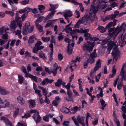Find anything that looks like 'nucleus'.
I'll return each instance as SVG.
<instances>
[{"mask_svg": "<svg viewBox=\"0 0 126 126\" xmlns=\"http://www.w3.org/2000/svg\"><path fill=\"white\" fill-rule=\"evenodd\" d=\"M84 117L79 115L77 117V120L79 122L78 123H79L83 126H85V124L84 120Z\"/></svg>", "mask_w": 126, "mask_h": 126, "instance_id": "13", "label": "nucleus"}, {"mask_svg": "<svg viewBox=\"0 0 126 126\" xmlns=\"http://www.w3.org/2000/svg\"><path fill=\"white\" fill-rule=\"evenodd\" d=\"M65 87L67 89V91L70 90H69L70 87V82L68 83L67 85L66 86H65Z\"/></svg>", "mask_w": 126, "mask_h": 126, "instance_id": "60", "label": "nucleus"}, {"mask_svg": "<svg viewBox=\"0 0 126 126\" xmlns=\"http://www.w3.org/2000/svg\"><path fill=\"white\" fill-rule=\"evenodd\" d=\"M42 20V18L41 17H39L34 22L35 23V24H36V23H38L40 22Z\"/></svg>", "mask_w": 126, "mask_h": 126, "instance_id": "55", "label": "nucleus"}, {"mask_svg": "<svg viewBox=\"0 0 126 126\" xmlns=\"http://www.w3.org/2000/svg\"><path fill=\"white\" fill-rule=\"evenodd\" d=\"M79 4L80 10L81 11V12H83L84 11V8L83 6L82 3H79Z\"/></svg>", "mask_w": 126, "mask_h": 126, "instance_id": "58", "label": "nucleus"}, {"mask_svg": "<svg viewBox=\"0 0 126 126\" xmlns=\"http://www.w3.org/2000/svg\"><path fill=\"white\" fill-rule=\"evenodd\" d=\"M5 13L6 14H9L12 16H13L15 15L14 12L12 11H6Z\"/></svg>", "mask_w": 126, "mask_h": 126, "instance_id": "44", "label": "nucleus"}, {"mask_svg": "<svg viewBox=\"0 0 126 126\" xmlns=\"http://www.w3.org/2000/svg\"><path fill=\"white\" fill-rule=\"evenodd\" d=\"M101 62L102 60L99 59L97 61L95 64V66L94 68L95 70H97L99 68L101 67Z\"/></svg>", "mask_w": 126, "mask_h": 126, "instance_id": "17", "label": "nucleus"}, {"mask_svg": "<svg viewBox=\"0 0 126 126\" xmlns=\"http://www.w3.org/2000/svg\"><path fill=\"white\" fill-rule=\"evenodd\" d=\"M98 121V119L97 117H96L94 119V120L93 122L92 123L94 125H96Z\"/></svg>", "mask_w": 126, "mask_h": 126, "instance_id": "53", "label": "nucleus"}, {"mask_svg": "<svg viewBox=\"0 0 126 126\" xmlns=\"http://www.w3.org/2000/svg\"><path fill=\"white\" fill-rule=\"evenodd\" d=\"M95 60L94 58L89 57V59L87 60L86 61L90 63L91 64L94 63L95 62Z\"/></svg>", "mask_w": 126, "mask_h": 126, "instance_id": "37", "label": "nucleus"}, {"mask_svg": "<svg viewBox=\"0 0 126 126\" xmlns=\"http://www.w3.org/2000/svg\"><path fill=\"white\" fill-rule=\"evenodd\" d=\"M70 112L72 113H75L78 110V108L77 106H75L73 108L69 107Z\"/></svg>", "mask_w": 126, "mask_h": 126, "instance_id": "24", "label": "nucleus"}, {"mask_svg": "<svg viewBox=\"0 0 126 126\" xmlns=\"http://www.w3.org/2000/svg\"><path fill=\"white\" fill-rule=\"evenodd\" d=\"M95 43L94 42H89L88 44H85L83 46V49L84 50H87L89 52H91L94 47Z\"/></svg>", "mask_w": 126, "mask_h": 126, "instance_id": "5", "label": "nucleus"}, {"mask_svg": "<svg viewBox=\"0 0 126 126\" xmlns=\"http://www.w3.org/2000/svg\"><path fill=\"white\" fill-rule=\"evenodd\" d=\"M101 75V74L100 73L98 74L97 76H95L96 81H99V80L100 77Z\"/></svg>", "mask_w": 126, "mask_h": 126, "instance_id": "61", "label": "nucleus"}, {"mask_svg": "<svg viewBox=\"0 0 126 126\" xmlns=\"http://www.w3.org/2000/svg\"><path fill=\"white\" fill-rule=\"evenodd\" d=\"M110 37H108L103 41L102 43V45H104L107 44L108 42H109L108 44V48H107L108 50L110 51L109 53H110V51L111 50L113 46L116 45V40L110 42Z\"/></svg>", "mask_w": 126, "mask_h": 126, "instance_id": "3", "label": "nucleus"}, {"mask_svg": "<svg viewBox=\"0 0 126 126\" xmlns=\"http://www.w3.org/2000/svg\"><path fill=\"white\" fill-rule=\"evenodd\" d=\"M0 108H5L6 106H5V100L4 101H2L0 104Z\"/></svg>", "mask_w": 126, "mask_h": 126, "instance_id": "54", "label": "nucleus"}, {"mask_svg": "<svg viewBox=\"0 0 126 126\" xmlns=\"http://www.w3.org/2000/svg\"><path fill=\"white\" fill-rule=\"evenodd\" d=\"M19 110V109L17 108L14 111L13 114V116L15 118L16 116L18 114Z\"/></svg>", "mask_w": 126, "mask_h": 126, "instance_id": "41", "label": "nucleus"}, {"mask_svg": "<svg viewBox=\"0 0 126 126\" xmlns=\"http://www.w3.org/2000/svg\"><path fill=\"white\" fill-rule=\"evenodd\" d=\"M59 103V101H57L56 100H55L53 102L52 104L56 106H57Z\"/></svg>", "mask_w": 126, "mask_h": 126, "instance_id": "64", "label": "nucleus"}, {"mask_svg": "<svg viewBox=\"0 0 126 126\" xmlns=\"http://www.w3.org/2000/svg\"><path fill=\"white\" fill-rule=\"evenodd\" d=\"M35 26L36 28L39 30L40 32H41L43 31V27L40 25L39 23H36L35 24Z\"/></svg>", "mask_w": 126, "mask_h": 126, "instance_id": "31", "label": "nucleus"}, {"mask_svg": "<svg viewBox=\"0 0 126 126\" xmlns=\"http://www.w3.org/2000/svg\"><path fill=\"white\" fill-rule=\"evenodd\" d=\"M114 120L117 126H121L120 121L118 119L115 117L114 119Z\"/></svg>", "mask_w": 126, "mask_h": 126, "instance_id": "42", "label": "nucleus"}, {"mask_svg": "<svg viewBox=\"0 0 126 126\" xmlns=\"http://www.w3.org/2000/svg\"><path fill=\"white\" fill-rule=\"evenodd\" d=\"M49 47L50 48V57L51 58H52L53 54V45L52 43L50 44L49 45Z\"/></svg>", "mask_w": 126, "mask_h": 126, "instance_id": "30", "label": "nucleus"}, {"mask_svg": "<svg viewBox=\"0 0 126 126\" xmlns=\"http://www.w3.org/2000/svg\"><path fill=\"white\" fill-rule=\"evenodd\" d=\"M97 70H95L94 68V70H92L91 72L90 73V77L92 79H94V77H95V72Z\"/></svg>", "mask_w": 126, "mask_h": 126, "instance_id": "26", "label": "nucleus"}, {"mask_svg": "<svg viewBox=\"0 0 126 126\" xmlns=\"http://www.w3.org/2000/svg\"><path fill=\"white\" fill-rule=\"evenodd\" d=\"M31 10L32 9L29 7H27L24 8L23 9H22L19 11L18 12L20 14H22L28 10L27 12V13H28L29 12L31 11Z\"/></svg>", "mask_w": 126, "mask_h": 126, "instance_id": "22", "label": "nucleus"}, {"mask_svg": "<svg viewBox=\"0 0 126 126\" xmlns=\"http://www.w3.org/2000/svg\"><path fill=\"white\" fill-rule=\"evenodd\" d=\"M61 110L62 112L65 113H68L70 112L69 109H68L67 108L65 107H63Z\"/></svg>", "mask_w": 126, "mask_h": 126, "instance_id": "28", "label": "nucleus"}, {"mask_svg": "<svg viewBox=\"0 0 126 126\" xmlns=\"http://www.w3.org/2000/svg\"><path fill=\"white\" fill-rule=\"evenodd\" d=\"M85 17H84L82 19L80 18L79 19L78 21L80 23V24L81 23H83V22L85 21Z\"/></svg>", "mask_w": 126, "mask_h": 126, "instance_id": "49", "label": "nucleus"}, {"mask_svg": "<svg viewBox=\"0 0 126 126\" xmlns=\"http://www.w3.org/2000/svg\"><path fill=\"white\" fill-rule=\"evenodd\" d=\"M49 5H50V6L52 7V9H53V10L54 11L57 8L58 6V5H53L50 4Z\"/></svg>", "mask_w": 126, "mask_h": 126, "instance_id": "51", "label": "nucleus"}, {"mask_svg": "<svg viewBox=\"0 0 126 126\" xmlns=\"http://www.w3.org/2000/svg\"><path fill=\"white\" fill-rule=\"evenodd\" d=\"M116 70L115 68V66L114 65L112 67V74H110V78H113L114 77L115 74L116 72Z\"/></svg>", "mask_w": 126, "mask_h": 126, "instance_id": "27", "label": "nucleus"}, {"mask_svg": "<svg viewBox=\"0 0 126 126\" xmlns=\"http://www.w3.org/2000/svg\"><path fill=\"white\" fill-rule=\"evenodd\" d=\"M38 9L40 10L41 13L43 12L42 10H44L45 9V7L43 5H38Z\"/></svg>", "mask_w": 126, "mask_h": 126, "instance_id": "36", "label": "nucleus"}, {"mask_svg": "<svg viewBox=\"0 0 126 126\" xmlns=\"http://www.w3.org/2000/svg\"><path fill=\"white\" fill-rule=\"evenodd\" d=\"M9 92L6 89L1 88L0 87V93L2 95H6L9 93Z\"/></svg>", "mask_w": 126, "mask_h": 126, "instance_id": "23", "label": "nucleus"}, {"mask_svg": "<svg viewBox=\"0 0 126 126\" xmlns=\"http://www.w3.org/2000/svg\"><path fill=\"white\" fill-rule=\"evenodd\" d=\"M39 56L40 57L43 58L45 60H46V58L45 56V54L43 53L42 51H41L39 52Z\"/></svg>", "mask_w": 126, "mask_h": 126, "instance_id": "38", "label": "nucleus"}, {"mask_svg": "<svg viewBox=\"0 0 126 126\" xmlns=\"http://www.w3.org/2000/svg\"><path fill=\"white\" fill-rule=\"evenodd\" d=\"M64 41L68 43L67 47V51L68 54L70 55L72 52V48L70 46V43L71 41L69 38H66L65 39Z\"/></svg>", "mask_w": 126, "mask_h": 126, "instance_id": "8", "label": "nucleus"}, {"mask_svg": "<svg viewBox=\"0 0 126 126\" xmlns=\"http://www.w3.org/2000/svg\"><path fill=\"white\" fill-rule=\"evenodd\" d=\"M76 32H79V33H82V29H81L80 30L79 29H76L73 30L72 32H71V35H72V34H74Z\"/></svg>", "mask_w": 126, "mask_h": 126, "instance_id": "32", "label": "nucleus"}, {"mask_svg": "<svg viewBox=\"0 0 126 126\" xmlns=\"http://www.w3.org/2000/svg\"><path fill=\"white\" fill-rule=\"evenodd\" d=\"M15 19L16 22L14 20L13 21L11 22L10 26V28L13 30H15L16 27H17V25L20 29H21V27L22 25V22L21 21V18L20 17H19L18 16V14L16 13V14Z\"/></svg>", "mask_w": 126, "mask_h": 126, "instance_id": "1", "label": "nucleus"}, {"mask_svg": "<svg viewBox=\"0 0 126 126\" xmlns=\"http://www.w3.org/2000/svg\"><path fill=\"white\" fill-rule=\"evenodd\" d=\"M62 82V79H59L56 82L55 84V86L57 87H59L61 86V84Z\"/></svg>", "mask_w": 126, "mask_h": 126, "instance_id": "29", "label": "nucleus"}, {"mask_svg": "<svg viewBox=\"0 0 126 126\" xmlns=\"http://www.w3.org/2000/svg\"><path fill=\"white\" fill-rule=\"evenodd\" d=\"M97 17L96 16L95 14L91 12L89 14V17L88 19H91V22L93 21L94 20L96 19Z\"/></svg>", "mask_w": 126, "mask_h": 126, "instance_id": "18", "label": "nucleus"}, {"mask_svg": "<svg viewBox=\"0 0 126 126\" xmlns=\"http://www.w3.org/2000/svg\"><path fill=\"white\" fill-rule=\"evenodd\" d=\"M100 102L102 106H106V104L105 103V101L103 99H101L100 100Z\"/></svg>", "mask_w": 126, "mask_h": 126, "instance_id": "57", "label": "nucleus"}, {"mask_svg": "<svg viewBox=\"0 0 126 126\" xmlns=\"http://www.w3.org/2000/svg\"><path fill=\"white\" fill-rule=\"evenodd\" d=\"M97 29L102 33L106 31V29L103 26H99Z\"/></svg>", "mask_w": 126, "mask_h": 126, "instance_id": "35", "label": "nucleus"}, {"mask_svg": "<svg viewBox=\"0 0 126 126\" xmlns=\"http://www.w3.org/2000/svg\"><path fill=\"white\" fill-rule=\"evenodd\" d=\"M118 27H117L116 28L115 30L114 31H113V32H110L109 33V36L108 37H110L111 39V37L115 35V37L113 38V40H114L115 39V37L121 31L120 30H119L117 32V30H118Z\"/></svg>", "mask_w": 126, "mask_h": 126, "instance_id": "9", "label": "nucleus"}, {"mask_svg": "<svg viewBox=\"0 0 126 126\" xmlns=\"http://www.w3.org/2000/svg\"><path fill=\"white\" fill-rule=\"evenodd\" d=\"M99 6L97 5L95 6L94 5L91 6L90 10L92 11V12L95 14L96 12L98 10Z\"/></svg>", "mask_w": 126, "mask_h": 126, "instance_id": "20", "label": "nucleus"}, {"mask_svg": "<svg viewBox=\"0 0 126 126\" xmlns=\"http://www.w3.org/2000/svg\"><path fill=\"white\" fill-rule=\"evenodd\" d=\"M35 70L37 71H43V68L41 66H38L36 68Z\"/></svg>", "mask_w": 126, "mask_h": 126, "instance_id": "50", "label": "nucleus"}, {"mask_svg": "<svg viewBox=\"0 0 126 126\" xmlns=\"http://www.w3.org/2000/svg\"><path fill=\"white\" fill-rule=\"evenodd\" d=\"M18 82L20 84H22L24 79V77L22 76L19 75H18Z\"/></svg>", "mask_w": 126, "mask_h": 126, "instance_id": "34", "label": "nucleus"}, {"mask_svg": "<svg viewBox=\"0 0 126 126\" xmlns=\"http://www.w3.org/2000/svg\"><path fill=\"white\" fill-rule=\"evenodd\" d=\"M28 102L29 104V107L30 108H32L35 107L36 104L34 100L32 99H30Z\"/></svg>", "mask_w": 126, "mask_h": 126, "instance_id": "19", "label": "nucleus"}, {"mask_svg": "<svg viewBox=\"0 0 126 126\" xmlns=\"http://www.w3.org/2000/svg\"><path fill=\"white\" fill-rule=\"evenodd\" d=\"M42 44V42L40 41H37L35 45V47L33 49V52L34 53H36L38 52V51L43 49L44 47L40 46Z\"/></svg>", "mask_w": 126, "mask_h": 126, "instance_id": "6", "label": "nucleus"}, {"mask_svg": "<svg viewBox=\"0 0 126 126\" xmlns=\"http://www.w3.org/2000/svg\"><path fill=\"white\" fill-rule=\"evenodd\" d=\"M72 118L75 124L77 126H79V124L77 120V119L75 116L72 117Z\"/></svg>", "mask_w": 126, "mask_h": 126, "instance_id": "39", "label": "nucleus"}, {"mask_svg": "<svg viewBox=\"0 0 126 126\" xmlns=\"http://www.w3.org/2000/svg\"><path fill=\"white\" fill-rule=\"evenodd\" d=\"M0 119L1 120L4 121V123L6 125H8L10 126H13L12 124L7 118L4 116H1L0 117Z\"/></svg>", "mask_w": 126, "mask_h": 126, "instance_id": "11", "label": "nucleus"}, {"mask_svg": "<svg viewBox=\"0 0 126 126\" xmlns=\"http://www.w3.org/2000/svg\"><path fill=\"white\" fill-rule=\"evenodd\" d=\"M42 90L44 95L45 96H47V94L48 92L47 91L46 89V88H44Z\"/></svg>", "mask_w": 126, "mask_h": 126, "instance_id": "62", "label": "nucleus"}, {"mask_svg": "<svg viewBox=\"0 0 126 126\" xmlns=\"http://www.w3.org/2000/svg\"><path fill=\"white\" fill-rule=\"evenodd\" d=\"M25 77H29L31 79H33L36 82H37V78L36 77L33 76L29 73H28L27 72L25 73Z\"/></svg>", "mask_w": 126, "mask_h": 126, "instance_id": "12", "label": "nucleus"}, {"mask_svg": "<svg viewBox=\"0 0 126 126\" xmlns=\"http://www.w3.org/2000/svg\"><path fill=\"white\" fill-rule=\"evenodd\" d=\"M31 116V115L30 114V113H25L24 114V115L23 116H22V118H27L29 117H30Z\"/></svg>", "mask_w": 126, "mask_h": 126, "instance_id": "47", "label": "nucleus"}, {"mask_svg": "<svg viewBox=\"0 0 126 126\" xmlns=\"http://www.w3.org/2000/svg\"><path fill=\"white\" fill-rule=\"evenodd\" d=\"M42 39L44 42H47L50 40V38L45 37H42Z\"/></svg>", "mask_w": 126, "mask_h": 126, "instance_id": "43", "label": "nucleus"}, {"mask_svg": "<svg viewBox=\"0 0 126 126\" xmlns=\"http://www.w3.org/2000/svg\"><path fill=\"white\" fill-rule=\"evenodd\" d=\"M72 92L71 90H68L67 94L68 95L69 98L71 99L72 96Z\"/></svg>", "mask_w": 126, "mask_h": 126, "instance_id": "45", "label": "nucleus"}, {"mask_svg": "<svg viewBox=\"0 0 126 126\" xmlns=\"http://www.w3.org/2000/svg\"><path fill=\"white\" fill-rule=\"evenodd\" d=\"M124 68H126V63L123 64L120 73V75L121 76L122 79L117 84V87L118 90L120 89L121 88L122 85H123V79H124L125 81H126V72L123 71Z\"/></svg>", "mask_w": 126, "mask_h": 126, "instance_id": "2", "label": "nucleus"}, {"mask_svg": "<svg viewBox=\"0 0 126 126\" xmlns=\"http://www.w3.org/2000/svg\"><path fill=\"white\" fill-rule=\"evenodd\" d=\"M34 28V27L33 26H31L30 27H28L26 29L27 30H28V32L30 33L32 32L33 31Z\"/></svg>", "mask_w": 126, "mask_h": 126, "instance_id": "46", "label": "nucleus"}, {"mask_svg": "<svg viewBox=\"0 0 126 126\" xmlns=\"http://www.w3.org/2000/svg\"><path fill=\"white\" fill-rule=\"evenodd\" d=\"M121 109L124 112L123 113H125V112L126 111V106H122Z\"/></svg>", "mask_w": 126, "mask_h": 126, "instance_id": "63", "label": "nucleus"}, {"mask_svg": "<svg viewBox=\"0 0 126 126\" xmlns=\"http://www.w3.org/2000/svg\"><path fill=\"white\" fill-rule=\"evenodd\" d=\"M64 14L67 15L68 17H70L73 15L72 12L70 10L66 11Z\"/></svg>", "mask_w": 126, "mask_h": 126, "instance_id": "40", "label": "nucleus"}, {"mask_svg": "<svg viewBox=\"0 0 126 126\" xmlns=\"http://www.w3.org/2000/svg\"><path fill=\"white\" fill-rule=\"evenodd\" d=\"M59 68L57 64L55 63L54 65H53L52 68V73L54 74V76H55L57 74V69Z\"/></svg>", "mask_w": 126, "mask_h": 126, "instance_id": "15", "label": "nucleus"}, {"mask_svg": "<svg viewBox=\"0 0 126 126\" xmlns=\"http://www.w3.org/2000/svg\"><path fill=\"white\" fill-rule=\"evenodd\" d=\"M29 0H24L20 2L22 4L24 5L29 3Z\"/></svg>", "mask_w": 126, "mask_h": 126, "instance_id": "48", "label": "nucleus"}, {"mask_svg": "<svg viewBox=\"0 0 126 126\" xmlns=\"http://www.w3.org/2000/svg\"><path fill=\"white\" fill-rule=\"evenodd\" d=\"M123 33L120 34L118 41V44L121 47H123L126 44V33L123 35Z\"/></svg>", "mask_w": 126, "mask_h": 126, "instance_id": "4", "label": "nucleus"}, {"mask_svg": "<svg viewBox=\"0 0 126 126\" xmlns=\"http://www.w3.org/2000/svg\"><path fill=\"white\" fill-rule=\"evenodd\" d=\"M84 36L85 37H86L85 38L86 40L88 38H89V39H90V38L91 37H90L91 34L88 32L85 34H84Z\"/></svg>", "mask_w": 126, "mask_h": 126, "instance_id": "52", "label": "nucleus"}, {"mask_svg": "<svg viewBox=\"0 0 126 126\" xmlns=\"http://www.w3.org/2000/svg\"><path fill=\"white\" fill-rule=\"evenodd\" d=\"M117 20L115 19H114L113 21V22H110L106 26V29H107L108 28H110L112 26L114 27L115 25L116 24V22L117 21Z\"/></svg>", "mask_w": 126, "mask_h": 126, "instance_id": "16", "label": "nucleus"}, {"mask_svg": "<svg viewBox=\"0 0 126 126\" xmlns=\"http://www.w3.org/2000/svg\"><path fill=\"white\" fill-rule=\"evenodd\" d=\"M18 102L19 104L21 105L24 104L25 103V101L23 98L20 96H18L17 98Z\"/></svg>", "mask_w": 126, "mask_h": 126, "instance_id": "25", "label": "nucleus"}, {"mask_svg": "<svg viewBox=\"0 0 126 126\" xmlns=\"http://www.w3.org/2000/svg\"><path fill=\"white\" fill-rule=\"evenodd\" d=\"M30 26H31L30 22L28 21H27L26 22L25 26L24 27H25V28H27L28 27H29Z\"/></svg>", "mask_w": 126, "mask_h": 126, "instance_id": "59", "label": "nucleus"}, {"mask_svg": "<svg viewBox=\"0 0 126 126\" xmlns=\"http://www.w3.org/2000/svg\"><path fill=\"white\" fill-rule=\"evenodd\" d=\"M119 51L117 47L115 46L112 51L111 53L112 55L114 57L113 60H115L116 61L118 58L120 54Z\"/></svg>", "mask_w": 126, "mask_h": 126, "instance_id": "7", "label": "nucleus"}, {"mask_svg": "<svg viewBox=\"0 0 126 126\" xmlns=\"http://www.w3.org/2000/svg\"><path fill=\"white\" fill-rule=\"evenodd\" d=\"M97 56V53H92L90 54V57L92 58H94Z\"/></svg>", "mask_w": 126, "mask_h": 126, "instance_id": "56", "label": "nucleus"}, {"mask_svg": "<svg viewBox=\"0 0 126 126\" xmlns=\"http://www.w3.org/2000/svg\"><path fill=\"white\" fill-rule=\"evenodd\" d=\"M115 17V16H114V14H111L107 16L105 19L103 20V21L104 22L108 20H112Z\"/></svg>", "mask_w": 126, "mask_h": 126, "instance_id": "21", "label": "nucleus"}, {"mask_svg": "<svg viewBox=\"0 0 126 126\" xmlns=\"http://www.w3.org/2000/svg\"><path fill=\"white\" fill-rule=\"evenodd\" d=\"M123 29L124 30L126 29V23H124L122 24L118 28V30L121 31Z\"/></svg>", "mask_w": 126, "mask_h": 126, "instance_id": "33", "label": "nucleus"}, {"mask_svg": "<svg viewBox=\"0 0 126 126\" xmlns=\"http://www.w3.org/2000/svg\"><path fill=\"white\" fill-rule=\"evenodd\" d=\"M54 81L53 79H49L48 78H46L44 79L42 82V84L43 85H45L48 83H51Z\"/></svg>", "mask_w": 126, "mask_h": 126, "instance_id": "14", "label": "nucleus"}, {"mask_svg": "<svg viewBox=\"0 0 126 126\" xmlns=\"http://www.w3.org/2000/svg\"><path fill=\"white\" fill-rule=\"evenodd\" d=\"M32 117L35 120L36 123L39 122L41 120V118L39 115V112L37 111L34 113Z\"/></svg>", "mask_w": 126, "mask_h": 126, "instance_id": "10", "label": "nucleus"}]
</instances>
